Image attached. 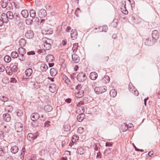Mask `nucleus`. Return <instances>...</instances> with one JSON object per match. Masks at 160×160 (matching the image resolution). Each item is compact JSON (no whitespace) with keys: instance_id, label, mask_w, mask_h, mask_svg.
I'll return each mask as SVG.
<instances>
[{"instance_id":"1","label":"nucleus","mask_w":160,"mask_h":160,"mask_svg":"<svg viewBox=\"0 0 160 160\" xmlns=\"http://www.w3.org/2000/svg\"><path fill=\"white\" fill-rule=\"evenodd\" d=\"M52 43V42L51 39L47 38H43L41 46L44 50H48L51 48Z\"/></svg>"},{"instance_id":"2","label":"nucleus","mask_w":160,"mask_h":160,"mask_svg":"<svg viewBox=\"0 0 160 160\" xmlns=\"http://www.w3.org/2000/svg\"><path fill=\"white\" fill-rule=\"evenodd\" d=\"M40 116L38 113H34L32 114L31 116V119L32 120V124L33 127H36L38 126L37 123H36V121L39 119Z\"/></svg>"},{"instance_id":"3","label":"nucleus","mask_w":160,"mask_h":160,"mask_svg":"<svg viewBox=\"0 0 160 160\" xmlns=\"http://www.w3.org/2000/svg\"><path fill=\"white\" fill-rule=\"evenodd\" d=\"M107 90V87L105 86L96 87L94 89V91L97 94H100L105 92Z\"/></svg>"},{"instance_id":"4","label":"nucleus","mask_w":160,"mask_h":160,"mask_svg":"<svg viewBox=\"0 0 160 160\" xmlns=\"http://www.w3.org/2000/svg\"><path fill=\"white\" fill-rule=\"evenodd\" d=\"M15 130L18 132H21L23 130V125L20 122H17L15 124Z\"/></svg>"},{"instance_id":"5","label":"nucleus","mask_w":160,"mask_h":160,"mask_svg":"<svg viewBox=\"0 0 160 160\" xmlns=\"http://www.w3.org/2000/svg\"><path fill=\"white\" fill-rule=\"evenodd\" d=\"M77 79L79 82H83L87 79L86 74L83 72L79 73L77 76Z\"/></svg>"},{"instance_id":"6","label":"nucleus","mask_w":160,"mask_h":160,"mask_svg":"<svg viewBox=\"0 0 160 160\" xmlns=\"http://www.w3.org/2000/svg\"><path fill=\"white\" fill-rule=\"evenodd\" d=\"M128 89L132 93H133L136 96H138V92L136 89L132 86L131 83H130L128 85Z\"/></svg>"},{"instance_id":"7","label":"nucleus","mask_w":160,"mask_h":160,"mask_svg":"<svg viewBox=\"0 0 160 160\" xmlns=\"http://www.w3.org/2000/svg\"><path fill=\"white\" fill-rule=\"evenodd\" d=\"M152 37L154 40H157L159 37V34L157 30H153L152 33Z\"/></svg>"},{"instance_id":"8","label":"nucleus","mask_w":160,"mask_h":160,"mask_svg":"<svg viewBox=\"0 0 160 160\" xmlns=\"http://www.w3.org/2000/svg\"><path fill=\"white\" fill-rule=\"evenodd\" d=\"M47 14L46 10L43 9H41L38 12V16L41 18L45 17Z\"/></svg>"},{"instance_id":"9","label":"nucleus","mask_w":160,"mask_h":160,"mask_svg":"<svg viewBox=\"0 0 160 160\" xmlns=\"http://www.w3.org/2000/svg\"><path fill=\"white\" fill-rule=\"evenodd\" d=\"M37 138V136L34 135L32 133H30L28 134L27 138L30 141H32L34 140Z\"/></svg>"},{"instance_id":"10","label":"nucleus","mask_w":160,"mask_h":160,"mask_svg":"<svg viewBox=\"0 0 160 160\" xmlns=\"http://www.w3.org/2000/svg\"><path fill=\"white\" fill-rule=\"evenodd\" d=\"M25 35L26 37L28 38H32L34 36V33L32 31L29 30L27 31Z\"/></svg>"},{"instance_id":"11","label":"nucleus","mask_w":160,"mask_h":160,"mask_svg":"<svg viewBox=\"0 0 160 160\" xmlns=\"http://www.w3.org/2000/svg\"><path fill=\"white\" fill-rule=\"evenodd\" d=\"M1 18L5 23H7L8 21V18L7 13H2L1 15Z\"/></svg>"},{"instance_id":"12","label":"nucleus","mask_w":160,"mask_h":160,"mask_svg":"<svg viewBox=\"0 0 160 160\" xmlns=\"http://www.w3.org/2000/svg\"><path fill=\"white\" fill-rule=\"evenodd\" d=\"M6 13L8 19L12 20L14 18H16V17H17L14 16L13 13L11 11H8Z\"/></svg>"},{"instance_id":"13","label":"nucleus","mask_w":160,"mask_h":160,"mask_svg":"<svg viewBox=\"0 0 160 160\" xmlns=\"http://www.w3.org/2000/svg\"><path fill=\"white\" fill-rule=\"evenodd\" d=\"M47 62L48 63L52 62L54 60V57L52 55L49 54L46 58Z\"/></svg>"},{"instance_id":"14","label":"nucleus","mask_w":160,"mask_h":160,"mask_svg":"<svg viewBox=\"0 0 160 160\" xmlns=\"http://www.w3.org/2000/svg\"><path fill=\"white\" fill-rule=\"evenodd\" d=\"M3 118L4 120L7 122H9L11 120V116L8 113H6L3 114Z\"/></svg>"},{"instance_id":"15","label":"nucleus","mask_w":160,"mask_h":160,"mask_svg":"<svg viewBox=\"0 0 160 160\" xmlns=\"http://www.w3.org/2000/svg\"><path fill=\"white\" fill-rule=\"evenodd\" d=\"M72 59L75 63H78L79 61V58L76 54H73L72 55Z\"/></svg>"},{"instance_id":"16","label":"nucleus","mask_w":160,"mask_h":160,"mask_svg":"<svg viewBox=\"0 0 160 160\" xmlns=\"http://www.w3.org/2000/svg\"><path fill=\"white\" fill-rule=\"evenodd\" d=\"M71 32V37L72 38V39L76 38L78 35L76 30L75 29H72Z\"/></svg>"},{"instance_id":"17","label":"nucleus","mask_w":160,"mask_h":160,"mask_svg":"<svg viewBox=\"0 0 160 160\" xmlns=\"http://www.w3.org/2000/svg\"><path fill=\"white\" fill-rule=\"evenodd\" d=\"M98 77V75L95 72H92L90 73L89 76L90 78L92 80H95Z\"/></svg>"},{"instance_id":"18","label":"nucleus","mask_w":160,"mask_h":160,"mask_svg":"<svg viewBox=\"0 0 160 160\" xmlns=\"http://www.w3.org/2000/svg\"><path fill=\"white\" fill-rule=\"evenodd\" d=\"M18 151V148L17 146H12L11 148V152L13 154L16 153Z\"/></svg>"},{"instance_id":"19","label":"nucleus","mask_w":160,"mask_h":160,"mask_svg":"<svg viewBox=\"0 0 160 160\" xmlns=\"http://www.w3.org/2000/svg\"><path fill=\"white\" fill-rule=\"evenodd\" d=\"M85 115L83 113H81L78 115L77 117L78 121L79 122L82 121L84 118Z\"/></svg>"},{"instance_id":"20","label":"nucleus","mask_w":160,"mask_h":160,"mask_svg":"<svg viewBox=\"0 0 160 160\" xmlns=\"http://www.w3.org/2000/svg\"><path fill=\"white\" fill-rule=\"evenodd\" d=\"M84 94V92L82 90L78 91V92L75 94V96L78 98H82Z\"/></svg>"},{"instance_id":"21","label":"nucleus","mask_w":160,"mask_h":160,"mask_svg":"<svg viewBox=\"0 0 160 160\" xmlns=\"http://www.w3.org/2000/svg\"><path fill=\"white\" fill-rule=\"evenodd\" d=\"M22 16L24 18H27L29 15L28 11L27 10H23L21 12Z\"/></svg>"},{"instance_id":"22","label":"nucleus","mask_w":160,"mask_h":160,"mask_svg":"<svg viewBox=\"0 0 160 160\" xmlns=\"http://www.w3.org/2000/svg\"><path fill=\"white\" fill-rule=\"evenodd\" d=\"M32 70L31 68H29L26 69L25 72V74L28 77L30 76L32 74Z\"/></svg>"},{"instance_id":"23","label":"nucleus","mask_w":160,"mask_h":160,"mask_svg":"<svg viewBox=\"0 0 160 160\" xmlns=\"http://www.w3.org/2000/svg\"><path fill=\"white\" fill-rule=\"evenodd\" d=\"M109 94L111 97L114 98L117 95V92L115 89H112L110 90Z\"/></svg>"},{"instance_id":"24","label":"nucleus","mask_w":160,"mask_h":160,"mask_svg":"<svg viewBox=\"0 0 160 160\" xmlns=\"http://www.w3.org/2000/svg\"><path fill=\"white\" fill-rule=\"evenodd\" d=\"M44 110L48 112H50L52 110V107L49 105H47L45 106L44 107Z\"/></svg>"},{"instance_id":"25","label":"nucleus","mask_w":160,"mask_h":160,"mask_svg":"<svg viewBox=\"0 0 160 160\" xmlns=\"http://www.w3.org/2000/svg\"><path fill=\"white\" fill-rule=\"evenodd\" d=\"M56 85L53 83L51 84V86L49 87V91L52 92H54L55 90Z\"/></svg>"},{"instance_id":"26","label":"nucleus","mask_w":160,"mask_h":160,"mask_svg":"<svg viewBox=\"0 0 160 160\" xmlns=\"http://www.w3.org/2000/svg\"><path fill=\"white\" fill-rule=\"evenodd\" d=\"M48 68V67L46 64L45 63L41 64L40 69L42 71H46Z\"/></svg>"},{"instance_id":"27","label":"nucleus","mask_w":160,"mask_h":160,"mask_svg":"<svg viewBox=\"0 0 160 160\" xmlns=\"http://www.w3.org/2000/svg\"><path fill=\"white\" fill-rule=\"evenodd\" d=\"M63 79L65 81V82L68 85H70L71 84V82L70 80L66 76H63Z\"/></svg>"},{"instance_id":"28","label":"nucleus","mask_w":160,"mask_h":160,"mask_svg":"<svg viewBox=\"0 0 160 160\" xmlns=\"http://www.w3.org/2000/svg\"><path fill=\"white\" fill-rule=\"evenodd\" d=\"M19 43L20 46L23 47L26 44V41L24 39L21 38L19 40Z\"/></svg>"},{"instance_id":"29","label":"nucleus","mask_w":160,"mask_h":160,"mask_svg":"<svg viewBox=\"0 0 160 160\" xmlns=\"http://www.w3.org/2000/svg\"><path fill=\"white\" fill-rule=\"evenodd\" d=\"M51 75L52 76H55L56 75L57 72L56 70L53 68H51L50 70Z\"/></svg>"},{"instance_id":"30","label":"nucleus","mask_w":160,"mask_h":160,"mask_svg":"<svg viewBox=\"0 0 160 160\" xmlns=\"http://www.w3.org/2000/svg\"><path fill=\"white\" fill-rule=\"evenodd\" d=\"M18 51L19 52V54L21 55H24L26 53V49L23 48H19L18 49Z\"/></svg>"},{"instance_id":"31","label":"nucleus","mask_w":160,"mask_h":160,"mask_svg":"<svg viewBox=\"0 0 160 160\" xmlns=\"http://www.w3.org/2000/svg\"><path fill=\"white\" fill-rule=\"evenodd\" d=\"M13 108L10 105L7 106L5 107V110L8 112H11L13 110Z\"/></svg>"},{"instance_id":"32","label":"nucleus","mask_w":160,"mask_h":160,"mask_svg":"<svg viewBox=\"0 0 160 160\" xmlns=\"http://www.w3.org/2000/svg\"><path fill=\"white\" fill-rule=\"evenodd\" d=\"M3 130L6 132H8L10 130V128L8 125H4L3 127Z\"/></svg>"},{"instance_id":"33","label":"nucleus","mask_w":160,"mask_h":160,"mask_svg":"<svg viewBox=\"0 0 160 160\" xmlns=\"http://www.w3.org/2000/svg\"><path fill=\"white\" fill-rule=\"evenodd\" d=\"M78 139V137L76 135H74L72 137V141L73 143H74L77 141Z\"/></svg>"},{"instance_id":"34","label":"nucleus","mask_w":160,"mask_h":160,"mask_svg":"<svg viewBox=\"0 0 160 160\" xmlns=\"http://www.w3.org/2000/svg\"><path fill=\"white\" fill-rule=\"evenodd\" d=\"M30 17L34 18L36 16V12L33 9H31L29 12Z\"/></svg>"},{"instance_id":"35","label":"nucleus","mask_w":160,"mask_h":160,"mask_svg":"<svg viewBox=\"0 0 160 160\" xmlns=\"http://www.w3.org/2000/svg\"><path fill=\"white\" fill-rule=\"evenodd\" d=\"M118 20L116 19H114L111 23V25L113 27H116L118 25Z\"/></svg>"},{"instance_id":"36","label":"nucleus","mask_w":160,"mask_h":160,"mask_svg":"<svg viewBox=\"0 0 160 160\" xmlns=\"http://www.w3.org/2000/svg\"><path fill=\"white\" fill-rule=\"evenodd\" d=\"M11 55L13 58H16L18 56V54L16 52L14 51L12 52Z\"/></svg>"},{"instance_id":"37","label":"nucleus","mask_w":160,"mask_h":160,"mask_svg":"<svg viewBox=\"0 0 160 160\" xmlns=\"http://www.w3.org/2000/svg\"><path fill=\"white\" fill-rule=\"evenodd\" d=\"M77 152L78 153L82 154L84 153L85 151L82 148H78L77 149Z\"/></svg>"},{"instance_id":"38","label":"nucleus","mask_w":160,"mask_h":160,"mask_svg":"<svg viewBox=\"0 0 160 160\" xmlns=\"http://www.w3.org/2000/svg\"><path fill=\"white\" fill-rule=\"evenodd\" d=\"M4 60L6 62H9L11 60V58L9 56L6 55L4 58Z\"/></svg>"},{"instance_id":"39","label":"nucleus","mask_w":160,"mask_h":160,"mask_svg":"<svg viewBox=\"0 0 160 160\" xmlns=\"http://www.w3.org/2000/svg\"><path fill=\"white\" fill-rule=\"evenodd\" d=\"M103 80L106 83L109 82L110 80V78L108 76H105L103 78Z\"/></svg>"},{"instance_id":"40","label":"nucleus","mask_w":160,"mask_h":160,"mask_svg":"<svg viewBox=\"0 0 160 160\" xmlns=\"http://www.w3.org/2000/svg\"><path fill=\"white\" fill-rule=\"evenodd\" d=\"M0 99L3 102H5L8 101V99L6 96H1L0 97Z\"/></svg>"},{"instance_id":"41","label":"nucleus","mask_w":160,"mask_h":160,"mask_svg":"<svg viewBox=\"0 0 160 160\" xmlns=\"http://www.w3.org/2000/svg\"><path fill=\"white\" fill-rule=\"evenodd\" d=\"M84 131V128L82 127H79L78 130V132L80 134H82Z\"/></svg>"},{"instance_id":"42","label":"nucleus","mask_w":160,"mask_h":160,"mask_svg":"<svg viewBox=\"0 0 160 160\" xmlns=\"http://www.w3.org/2000/svg\"><path fill=\"white\" fill-rule=\"evenodd\" d=\"M82 86L80 84H78L75 87V89L77 90V91H80L82 90Z\"/></svg>"},{"instance_id":"43","label":"nucleus","mask_w":160,"mask_h":160,"mask_svg":"<svg viewBox=\"0 0 160 160\" xmlns=\"http://www.w3.org/2000/svg\"><path fill=\"white\" fill-rule=\"evenodd\" d=\"M100 29H102V31L104 32H106L108 30V26L106 25H105L103 27H100Z\"/></svg>"},{"instance_id":"44","label":"nucleus","mask_w":160,"mask_h":160,"mask_svg":"<svg viewBox=\"0 0 160 160\" xmlns=\"http://www.w3.org/2000/svg\"><path fill=\"white\" fill-rule=\"evenodd\" d=\"M10 82L11 83H16L17 82V80L15 78H11Z\"/></svg>"},{"instance_id":"45","label":"nucleus","mask_w":160,"mask_h":160,"mask_svg":"<svg viewBox=\"0 0 160 160\" xmlns=\"http://www.w3.org/2000/svg\"><path fill=\"white\" fill-rule=\"evenodd\" d=\"M19 59L21 61H24L25 59V57L24 55L18 54Z\"/></svg>"},{"instance_id":"46","label":"nucleus","mask_w":160,"mask_h":160,"mask_svg":"<svg viewBox=\"0 0 160 160\" xmlns=\"http://www.w3.org/2000/svg\"><path fill=\"white\" fill-rule=\"evenodd\" d=\"M23 113V112L22 110H19L17 112V115L19 117L22 116Z\"/></svg>"},{"instance_id":"47","label":"nucleus","mask_w":160,"mask_h":160,"mask_svg":"<svg viewBox=\"0 0 160 160\" xmlns=\"http://www.w3.org/2000/svg\"><path fill=\"white\" fill-rule=\"evenodd\" d=\"M77 9V10L75 11V13L77 17H78L79 16V13L81 12V11L79 8H78Z\"/></svg>"},{"instance_id":"48","label":"nucleus","mask_w":160,"mask_h":160,"mask_svg":"<svg viewBox=\"0 0 160 160\" xmlns=\"http://www.w3.org/2000/svg\"><path fill=\"white\" fill-rule=\"evenodd\" d=\"M64 129L66 131H69L70 130V126L68 125H65L64 126Z\"/></svg>"},{"instance_id":"49","label":"nucleus","mask_w":160,"mask_h":160,"mask_svg":"<svg viewBox=\"0 0 160 160\" xmlns=\"http://www.w3.org/2000/svg\"><path fill=\"white\" fill-rule=\"evenodd\" d=\"M5 68L3 65L0 64V72H3L4 71Z\"/></svg>"},{"instance_id":"50","label":"nucleus","mask_w":160,"mask_h":160,"mask_svg":"<svg viewBox=\"0 0 160 160\" xmlns=\"http://www.w3.org/2000/svg\"><path fill=\"white\" fill-rule=\"evenodd\" d=\"M50 123V122L48 121H46V122H45V123H44V127H49L50 126V125L49 124Z\"/></svg>"},{"instance_id":"51","label":"nucleus","mask_w":160,"mask_h":160,"mask_svg":"<svg viewBox=\"0 0 160 160\" xmlns=\"http://www.w3.org/2000/svg\"><path fill=\"white\" fill-rule=\"evenodd\" d=\"M12 71L14 72H16L17 71V66L16 65L13 66L12 68Z\"/></svg>"},{"instance_id":"52","label":"nucleus","mask_w":160,"mask_h":160,"mask_svg":"<svg viewBox=\"0 0 160 160\" xmlns=\"http://www.w3.org/2000/svg\"><path fill=\"white\" fill-rule=\"evenodd\" d=\"M33 22V20H27L26 21V23L28 25H30L31 24L32 22Z\"/></svg>"},{"instance_id":"53","label":"nucleus","mask_w":160,"mask_h":160,"mask_svg":"<svg viewBox=\"0 0 160 160\" xmlns=\"http://www.w3.org/2000/svg\"><path fill=\"white\" fill-rule=\"evenodd\" d=\"M101 158V154L100 152H98L97 153L96 158Z\"/></svg>"},{"instance_id":"54","label":"nucleus","mask_w":160,"mask_h":160,"mask_svg":"<svg viewBox=\"0 0 160 160\" xmlns=\"http://www.w3.org/2000/svg\"><path fill=\"white\" fill-rule=\"evenodd\" d=\"M113 143L112 142H107L106 143V146L107 147L111 146L112 145Z\"/></svg>"},{"instance_id":"55","label":"nucleus","mask_w":160,"mask_h":160,"mask_svg":"<svg viewBox=\"0 0 160 160\" xmlns=\"http://www.w3.org/2000/svg\"><path fill=\"white\" fill-rule=\"evenodd\" d=\"M7 5V3L3 2L2 3V6L3 8H5Z\"/></svg>"},{"instance_id":"56","label":"nucleus","mask_w":160,"mask_h":160,"mask_svg":"<svg viewBox=\"0 0 160 160\" xmlns=\"http://www.w3.org/2000/svg\"><path fill=\"white\" fill-rule=\"evenodd\" d=\"M79 109L80 110L81 113H83L84 112V108L83 107H80Z\"/></svg>"},{"instance_id":"57","label":"nucleus","mask_w":160,"mask_h":160,"mask_svg":"<svg viewBox=\"0 0 160 160\" xmlns=\"http://www.w3.org/2000/svg\"><path fill=\"white\" fill-rule=\"evenodd\" d=\"M27 54L28 55H33L35 54V52L34 51H31L28 52Z\"/></svg>"},{"instance_id":"58","label":"nucleus","mask_w":160,"mask_h":160,"mask_svg":"<svg viewBox=\"0 0 160 160\" xmlns=\"http://www.w3.org/2000/svg\"><path fill=\"white\" fill-rule=\"evenodd\" d=\"M34 21V22H38L39 21V19L38 17H36L35 16L34 18H33L32 20Z\"/></svg>"},{"instance_id":"59","label":"nucleus","mask_w":160,"mask_h":160,"mask_svg":"<svg viewBox=\"0 0 160 160\" xmlns=\"http://www.w3.org/2000/svg\"><path fill=\"white\" fill-rule=\"evenodd\" d=\"M111 149L109 148H108L106 149V150L105 151V152L106 153L107 152H108V153H110L111 152Z\"/></svg>"},{"instance_id":"60","label":"nucleus","mask_w":160,"mask_h":160,"mask_svg":"<svg viewBox=\"0 0 160 160\" xmlns=\"http://www.w3.org/2000/svg\"><path fill=\"white\" fill-rule=\"evenodd\" d=\"M67 44V41L66 40H63L62 41V44L63 45H65Z\"/></svg>"},{"instance_id":"61","label":"nucleus","mask_w":160,"mask_h":160,"mask_svg":"<svg viewBox=\"0 0 160 160\" xmlns=\"http://www.w3.org/2000/svg\"><path fill=\"white\" fill-rule=\"evenodd\" d=\"M25 154V152H23V153H22V152H21V154H20V158L22 159H23L24 158V155Z\"/></svg>"},{"instance_id":"62","label":"nucleus","mask_w":160,"mask_h":160,"mask_svg":"<svg viewBox=\"0 0 160 160\" xmlns=\"http://www.w3.org/2000/svg\"><path fill=\"white\" fill-rule=\"evenodd\" d=\"M71 29V28L70 27L68 26L66 30V31L67 32H69Z\"/></svg>"},{"instance_id":"63","label":"nucleus","mask_w":160,"mask_h":160,"mask_svg":"<svg viewBox=\"0 0 160 160\" xmlns=\"http://www.w3.org/2000/svg\"><path fill=\"white\" fill-rule=\"evenodd\" d=\"M65 101L68 103H70L71 101V99L70 98H68L65 100Z\"/></svg>"},{"instance_id":"64","label":"nucleus","mask_w":160,"mask_h":160,"mask_svg":"<svg viewBox=\"0 0 160 160\" xmlns=\"http://www.w3.org/2000/svg\"><path fill=\"white\" fill-rule=\"evenodd\" d=\"M40 120L41 121H44L45 118L44 117L43 115H42L41 117H40Z\"/></svg>"}]
</instances>
